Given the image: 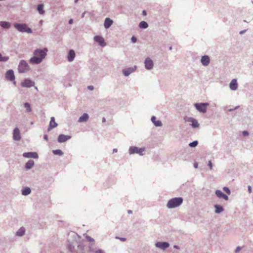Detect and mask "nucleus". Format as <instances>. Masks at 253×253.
<instances>
[{
    "instance_id": "1",
    "label": "nucleus",
    "mask_w": 253,
    "mask_h": 253,
    "mask_svg": "<svg viewBox=\"0 0 253 253\" xmlns=\"http://www.w3.org/2000/svg\"><path fill=\"white\" fill-rule=\"evenodd\" d=\"M48 50L45 48L43 49H38L34 52V56L30 60V62L32 64H38L42 62L45 58Z\"/></svg>"
},
{
    "instance_id": "2",
    "label": "nucleus",
    "mask_w": 253,
    "mask_h": 253,
    "mask_svg": "<svg viewBox=\"0 0 253 253\" xmlns=\"http://www.w3.org/2000/svg\"><path fill=\"white\" fill-rule=\"evenodd\" d=\"M183 202V199L181 197L174 198L169 201L167 207L169 209L176 208L180 205Z\"/></svg>"
},
{
    "instance_id": "3",
    "label": "nucleus",
    "mask_w": 253,
    "mask_h": 253,
    "mask_svg": "<svg viewBox=\"0 0 253 253\" xmlns=\"http://www.w3.org/2000/svg\"><path fill=\"white\" fill-rule=\"evenodd\" d=\"M14 26V27L20 32H26L29 34L32 32V30L30 28H28L25 24L15 23Z\"/></svg>"
},
{
    "instance_id": "4",
    "label": "nucleus",
    "mask_w": 253,
    "mask_h": 253,
    "mask_svg": "<svg viewBox=\"0 0 253 253\" xmlns=\"http://www.w3.org/2000/svg\"><path fill=\"white\" fill-rule=\"evenodd\" d=\"M29 67L27 64V63L24 61L22 60L20 61L19 66H18V70L20 73H25L29 70Z\"/></svg>"
},
{
    "instance_id": "5",
    "label": "nucleus",
    "mask_w": 253,
    "mask_h": 253,
    "mask_svg": "<svg viewBox=\"0 0 253 253\" xmlns=\"http://www.w3.org/2000/svg\"><path fill=\"white\" fill-rule=\"evenodd\" d=\"M209 105V104L207 103H196L195 104V106L196 109L200 112L205 113L207 111V106Z\"/></svg>"
},
{
    "instance_id": "6",
    "label": "nucleus",
    "mask_w": 253,
    "mask_h": 253,
    "mask_svg": "<svg viewBox=\"0 0 253 253\" xmlns=\"http://www.w3.org/2000/svg\"><path fill=\"white\" fill-rule=\"evenodd\" d=\"M144 151V148H139L135 146L130 147L129 149V152L130 154H133L134 153L139 154L140 155H143V152Z\"/></svg>"
},
{
    "instance_id": "7",
    "label": "nucleus",
    "mask_w": 253,
    "mask_h": 253,
    "mask_svg": "<svg viewBox=\"0 0 253 253\" xmlns=\"http://www.w3.org/2000/svg\"><path fill=\"white\" fill-rule=\"evenodd\" d=\"M94 40L98 43V44L102 47H104L106 45L104 39L100 36H96L94 37Z\"/></svg>"
},
{
    "instance_id": "8",
    "label": "nucleus",
    "mask_w": 253,
    "mask_h": 253,
    "mask_svg": "<svg viewBox=\"0 0 253 253\" xmlns=\"http://www.w3.org/2000/svg\"><path fill=\"white\" fill-rule=\"evenodd\" d=\"M22 87H30L34 85V82L29 79H25L21 84Z\"/></svg>"
},
{
    "instance_id": "9",
    "label": "nucleus",
    "mask_w": 253,
    "mask_h": 253,
    "mask_svg": "<svg viewBox=\"0 0 253 253\" xmlns=\"http://www.w3.org/2000/svg\"><path fill=\"white\" fill-rule=\"evenodd\" d=\"M145 66L147 69L150 70L152 69L153 67V62L150 58H147L146 59L145 61Z\"/></svg>"
},
{
    "instance_id": "10",
    "label": "nucleus",
    "mask_w": 253,
    "mask_h": 253,
    "mask_svg": "<svg viewBox=\"0 0 253 253\" xmlns=\"http://www.w3.org/2000/svg\"><path fill=\"white\" fill-rule=\"evenodd\" d=\"M5 78L7 80L10 81H14L15 80V76L13 71L12 70H8L5 74Z\"/></svg>"
},
{
    "instance_id": "11",
    "label": "nucleus",
    "mask_w": 253,
    "mask_h": 253,
    "mask_svg": "<svg viewBox=\"0 0 253 253\" xmlns=\"http://www.w3.org/2000/svg\"><path fill=\"white\" fill-rule=\"evenodd\" d=\"M13 138L15 140H19L21 138L19 129L15 128L13 132Z\"/></svg>"
},
{
    "instance_id": "12",
    "label": "nucleus",
    "mask_w": 253,
    "mask_h": 253,
    "mask_svg": "<svg viewBox=\"0 0 253 253\" xmlns=\"http://www.w3.org/2000/svg\"><path fill=\"white\" fill-rule=\"evenodd\" d=\"M23 156L25 158H33L37 159L38 158V155L36 152H27L24 153Z\"/></svg>"
},
{
    "instance_id": "13",
    "label": "nucleus",
    "mask_w": 253,
    "mask_h": 253,
    "mask_svg": "<svg viewBox=\"0 0 253 253\" xmlns=\"http://www.w3.org/2000/svg\"><path fill=\"white\" fill-rule=\"evenodd\" d=\"M215 194L217 196V197L219 198H222L224 199L226 201H227L228 200V196L225 195V194H224L220 190H217L215 191Z\"/></svg>"
},
{
    "instance_id": "14",
    "label": "nucleus",
    "mask_w": 253,
    "mask_h": 253,
    "mask_svg": "<svg viewBox=\"0 0 253 253\" xmlns=\"http://www.w3.org/2000/svg\"><path fill=\"white\" fill-rule=\"evenodd\" d=\"M230 88L232 90H235L238 88V84L236 79H233L229 84Z\"/></svg>"
},
{
    "instance_id": "15",
    "label": "nucleus",
    "mask_w": 253,
    "mask_h": 253,
    "mask_svg": "<svg viewBox=\"0 0 253 253\" xmlns=\"http://www.w3.org/2000/svg\"><path fill=\"white\" fill-rule=\"evenodd\" d=\"M70 138L71 136H70L61 134L58 136V141L60 143L64 142L67 140L69 139Z\"/></svg>"
},
{
    "instance_id": "16",
    "label": "nucleus",
    "mask_w": 253,
    "mask_h": 253,
    "mask_svg": "<svg viewBox=\"0 0 253 253\" xmlns=\"http://www.w3.org/2000/svg\"><path fill=\"white\" fill-rule=\"evenodd\" d=\"M157 247L165 250L169 247V243L167 242H158L156 244Z\"/></svg>"
},
{
    "instance_id": "17",
    "label": "nucleus",
    "mask_w": 253,
    "mask_h": 253,
    "mask_svg": "<svg viewBox=\"0 0 253 253\" xmlns=\"http://www.w3.org/2000/svg\"><path fill=\"white\" fill-rule=\"evenodd\" d=\"M57 126V124L55 121V119L53 117H51L50 119V121L49 123V126L48 128V130L56 127Z\"/></svg>"
},
{
    "instance_id": "18",
    "label": "nucleus",
    "mask_w": 253,
    "mask_h": 253,
    "mask_svg": "<svg viewBox=\"0 0 253 253\" xmlns=\"http://www.w3.org/2000/svg\"><path fill=\"white\" fill-rule=\"evenodd\" d=\"M210 58L208 56L205 55L201 58V63L204 66H207L210 63Z\"/></svg>"
},
{
    "instance_id": "19",
    "label": "nucleus",
    "mask_w": 253,
    "mask_h": 253,
    "mask_svg": "<svg viewBox=\"0 0 253 253\" xmlns=\"http://www.w3.org/2000/svg\"><path fill=\"white\" fill-rule=\"evenodd\" d=\"M136 69V67L135 66L134 68H129L127 69H124L123 70V74L125 76H127L130 73H132Z\"/></svg>"
},
{
    "instance_id": "20",
    "label": "nucleus",
    "mask_w": 253,
    "mask_h": 253,
    "mask_svg": "<svg viewBox=\"0 0 253 253\" xmlns=\"http://www.w3.org/2000/svg\"><path fill=\"white\" fill-rule=\"evenodd\" d=\"M113 20L109 18H106L104 22V27L105 28H109L113 24Z\"/></svg>"
},
{
    "instance_id": "21",
    "label": "nucleus",
    "mask_w": 253,
    "mask_h": 253,
    "mask_svg": "<svg viewBox=\"0 0 253 253\" xmlns=\"http://www.w3.org/2000/svg\"><path fill=\"white\" fill-rule=\"evenodd\" d=\"M75 57V52L73 50H70L68 55V59L70 62L72 61Z\"/></svg>"
},
{
    "instance_id": "22",
    "label": "nucleus",
    "mask_w": 253,
    "mask_h": 253,
    "mask_svg": "<svg viewBox=\"0 0 253 253\" xmlns=\"http://www.w3.org/2000/svg\"><path fill=\"white\" fill-rule=\"evenodd\" d=\"M187 121L192 123L191 125L193 127H198L199 126V124L195 119L190 118L187 120Z\"/></svg>"
},
{
    "instance_id": "23",
    "label": "nucleus",
    "mask_w": 253,
    "mask_h": 253,
    "mask_svg": "<svg viewBox=\"0 0 253 253\" xmlns=\"http://www.w3.org/2000/svg\"><path fill=\"white\" fill-rule=\"evenodd\" d=\"M88 119V115L86 113H84L81 117H80L78 122H84L87 121Z\"/></svg>"
},
{
    "instance_id": "24",
    "label": "nucleus",
    "mask_w": 253,
    "mask_h": 253,
    "mask_svg": "<svg viewBox=\"0 0 253 253\" xmlns=\"http://www.w3.org/2000/svg\"><path fill=\"white\" fill-rule=\"evenodd\" d=\"M151 121L156 126H160L162 125L161 121H156V118L155 116L151 118Z\"/></svg>"
},
{
    "instance_id": "25",
    "label": "nucleus",
    "mask_w": 253,
    "mask_h": 253,
    "mask_svg": "<svg viewBox=\"0 0 253 253\" xmlns=\"http://www.w3.org/2000/svg\"><path fill=\"white\" fill-rule=\"evenodd\" d=\"M215 212L216 213H219L223 211V209L220 205H215L214 206Z\"/></svg>"
},
{
    "instance_id": "26",
    "label": "nucleus",
    "mask_w": 253,
    "mask_h": 253,
    "mask_svg": "<svg viewBox=\"0 0 253 253\" xmlns=\"http://www.w3.org/2000/svg\"><path fill=\"white\" fill-rule=\"evenodd\" d=\"M37 9L40 14H43L45 12L43 10V4H40L38 5Z\"/></svg>"
},
{
    "instance_id": "27",
    "label": "nucleus",
    "mask_w": 253,
    "mask_h": 253,
    "mask_svg": "<svg viewBox=\"0 0 253 253\" xmlns=\"http://www.w3.org/2000/svg\"><path fill=\"white\" fill-rule=\"evenodd\" d=\"M0 25L3 28L8 29L10 27V24L9 23L5 21H1Z\"/></svg>"
},
{
    "instance_id": "28",
    "label": "nucleus",
    "mask_w": 253,
    "mask_h": 253,
    "mask_svg": "<svg viewBox=\"0 0 253 253\" xmlns=\"http://www.w3.org/2000/svg\"><path fill=\"white\" fill-rule=\"evenodd\" d=\"M34 165V162L33 160H29L28 161V162L26 164V168L27 169H30L33 167V166Z\"/></svg>"
},
{
    "instance_id": "29",
    "label": "nucleus",
    "mask_w": 253,
    "mask_h": 253,
    "mask_svg": "<svg viewBox=\"0 0 253 253\" xmlns=\"http://www.w3.org/2000/svg\"><path fill=\"white\" fill-rule=\"evenodd\" d=\"M31 193V189L29 187H25L22 191V193L23 195H27Z\"/></svg>"
},
{
    "instance_id": "30",
    "label": "nucleus",
    "mask_w": 253,
    "mask_h": 253,
    "mask_svg": "<svg viewBox=\"0 0 253 253\" xmlns=\"http://www.w3.org/2000/svg\"><path fill=\"white\" fill-rule=\"evenodd\" d=\"M25 232V230L24 228L21 227L16 232V235L18 236H22L24 234Z\"/></svg>"
},
{
    "instance_id": "31",
    "label": "nucleus",
    "mask_w": 253,
    "mask_h": 253,
    "mask_svg": "<svg viewBox=\"0 0 253 253\" xmlns=\"http://www.w3.org/2000/svg\"><path fill=\"white\" fill-rule=\"evenodd\" d=\"M148 26V24L147 23V22H146L145 21H141L140 23H139V27L141 28H147Z\"/></svg>"
},
{
    "instance_id": "32",
    "label": "nucleus",
    "mask_w": 253,
    "mask_h": 253,
    "mask_svg": "<svg viewBox=\"0 0 253 253\" xmlns=\"http://www.w3.org/2000/svg\"><path fill=\"white\" fill-rule=\"evenodd\" d=\"M9 59L8 57L2 56L0 53V61H7Z\"/></svg>"
},
{
    "instance_id": "33",
    "label": "nucleus",
    "mask_w": 253,
    "mask_h": 253,
    "mask_svg": "<svg viewBox=\"0 0 253 253\" xmlns=\"http://www.w3.org/2000/svg\"><path fill=\"white\" fill-rule=\"evenodd\" d=\"M24 106L26 108L27 112H30L31 111L30 105L28 103H25L24 104Z\"/></svg>"
},
{
    "instance_id": "34",
    "label": "nucleus",
    "mask_w": 253,
    "mask_h": 253,
    "mask_svg": "<svg viewBox=\"0 0 253 253\" xmlns=\"http://www.w3.org/2000/svg\"><path fill=\"white\" fill-rule=\"evenodd\" d=\"M53 153L56 155H62L63 154V152L60 150H56L53 151Z\"/></svg>"
},
{
    "instance_id": "35",
    "label": "nucleus",
    "mask_w": 253,
    "mask_h": 253,
    "mask_svg": "<svg viewBox=\"0 0 253 253\" xmlns=\"http://www.w3.org/2000/svg\"><path fill=\"white\" fill-rule=\"evenodd\" d=\"M198 145V141H194L191 143H190L189 145L190 147H196Z\"/></svg>"
},
{
    "instance_id": "36",
    "label": "nucleus",
    "mask_w": 253,
    "mask_h": 253,
    "mask_svg": "<svg viewBox=\"0 0 253 253\" xmlns=\"http://www.w3.org/2000/svg\"><path fill=\"white\" fill-rule=\"evenodd\" d=\"M223 190L228 194V195H230V189L227 187H224L223 188Z\"/></svg>"
},
{
    "instance_id": "37",
    "label": "nucleus",
    "mask_w": 253,
    "mask_h": 253,
    "mask_svg": "<svg viewBox=\"0 0 253 253\" xmlns=\"http://www.w3.org/2000/svg\"><path fill=\"white\" fill-rule=\"evenodd\" d=\"M131 40L133 43H135V42H136L137 40L135 37L133 36L131 38Z\"/></svg>"
},
{
    "instance_id": "38",
    "label": "nucleus",
    "mask_w": 253,
    "mask_h": 253,
    "mask_svg": "<svg viewBox=\"0 0 253 253\" xmlns=\"http://www.w3.org/2000/svg\"><path fill=\"white\" fill-rule=\"evenodd\" d=\"M208 166H209V167L210 168V169H212V163L211 161H209Z\"/></svg>"
},
{
    "instance_id": "39",
    "label": "nucleus",
    "mask_w": 253,
    "mask_h": 253,
    "mask_svg": "<svg viewBox=\"0 0 253 253\" xmlns=\"http://www.w3.org/2000/svg\"><path fill=\"white\" fill-rule=\"evenodd\" d=\"M243 135H244V136H247V135H248L249 134V133H248V131H244L243 132Z\"/></svg>"
},
{
    "instance_id": "40",
    "label": "nucleus",
    "mask_w": 253,
    "mask_h": 253,
    "mask_svg": "<svg viewBox=\"0 0 253 253\" xmlns=\"http://www.w3.org/2000/svg\"><path fill=\"white\" fill-rule=\"evenodd\" d=\"M88 88L90 90H92L93 89V86L92 85H89L88 86Z\"/></svg>"
},
{
    "instance_id": "41",
    "label": "nucleus",
    "mask_w": 253,
    "mask_h": 253,
    "mask_svg": "<svg viewBox=\"0 0 253 253\" xmlns=\"http://www.w3.org/2000/svg\"><path fill=\"white\" fill-rule=\"evenodd\" d=\"M44 139L45 140H46V141H47V140H48V136H47V135H44Z\"/></svg>"
},
{
    "instance_id": "42",
    "label": "nucleus",
    "mask_w": 253,
    "mask_h": 253,
    "mask_svg": "<svg viewBox=\"0 0 253 253\" xmlns=\"http://www.w3.org/2000/svg\"><path fill=\"white\" fill-rule=\"evenodd\" d=\"M248 190H249V191L250 193H251L252 192V189H251V187L250 186H248Z\"/></svg>"
},
{
    "instance_id": "43",
    "label": "nucleus",
    "mask_w": 253,
    "mask_h": 253,
    "mask_svg": "<svg viewBox=\"0 0 253 253\" xmlns=\"http://www.w3.org/2000/svg\"><path fill=\"white\" fill-rule=\"evenodd\" d=\"M73 19H70V20L69 21V23L70 24H72L73 23Z\"/></svg>"
},
{
    "instance_id": "44",
    "label": "nucleus",
    "mask_w": 253,
    "mask_h": 253,
    "mask_svg": "<svg viewBox=\"0 0 253 253\" xmlns=\"http://www.w3.org/2000/svg\"><path fill=\"white\" fill-rule=\"evenodd\" d=\"M142 14H143V15H144V16L146 15V11L145 10H143V11H142Z\"/></svg>"
},
{
    "instance_id": "45",
    "label": "nucleus",
    "mask_w": 253,
    "mask_h": 253,
    "mask_svg": "<svg viewBox=\"0 0 253 253\" xmlns=\"http://www.w3.org/2000/svg\"><path fill=\"white\" fill-rule=\"evenodd\" d=\"M241 250V248L240 247H238L236 250V252H239Z\"/></svg>"
},
{
    "instance_id": "46",
    "label": "nucleus",
    "mask_w": 253,
    "mask_h": 253,
    "mask_svg": "<svg viewBox=\"0 0 253 253\" xmlns=\"http://www.w3.org/2000/svg\"><path fill=\"white\" fill-rule=\"evenodd\" d=\"M96 253H103L101 250H98L96 252Z\"/></svg>"
},
{
    "instance_id": "47",
    "label": "nucleus",
    "mask_w": 253,
    "mask_h": 253,
    "mask_svg": "<svg viewBox=\"0 0 253 253\" xmlns=\"http://www.w3.org/2000/svg\"><path fill=\"white\" fill-rule=\"evenodd\" d=\"M113 153H116V152H117V149H116V148H115V149H113Z\"/></svg>"
},
{
    "instance_id": "48",
    "label": "nucleus",
    "mask_w": 253,
    "mask_h": 253,
    "mask_svg": "<svg viewBox=\"0 0 253 253\" xmlns=\"http://www.w3.org/2000/svg\"><path fill=\"white\" fill-rule=\"evenodd\" d=\"M106 122V119L105 118H103L102 122L104 123Z\"/></svg>"
},
{
    "instance_id": "49",
    "label": "nucleus",
    "mask_w": 253,
    "mask_h": 253,
    "mask_svg": "<svg viewBox=\"0 0 253 253\" xmlns=\"http://www.w3.org/2000/svg\"><path fill=\"white\" fill-rule=\"evenodd\" d=\"M79 0H75V2L76 3Z\"/></svg>"
},
{
    "instance_id": "50",
    "label": "nucleus",
    "mask_w": 253,
    "mask_h": 253,
    "mask_svg": "<svg viewBox=\"0 0 253 253\" xmlns=\"http://www.w3.org/2000/svg\"><path fill=\"white\" fill-rule=\"evenodd\" d=\"M121 240H122V241H125V239H124V238H122V239H121Z\"/></svg>"
},
{
    "instance_id": "51",
    "label": "nucleus",
    "mask_w": 253,
    "mask_h": 253,
    "mask_svg": "<svg viewBox=\"0 0 253 253\" xmlns=\"http://www.w3.org/2000/svg\"><path fill=\"white\" fill-rule=\"evenodd\" d=\"M195 168H197V165H195Z\"/></svg>"
},
{
    "instance_id": "52",
    "label": "nucleus",
    "mask_w": 253,
    "mask_h": 253,
    "mask_svg": "<svg viewBox=\"0 0 253 253\" xmlns=\"http://www.w3.org/2000/svg\"><path fill=\"white\" fill-rule=\"evenodd\" d=\"M174 248H177V246H174Z\"/></svg>"
},
{
    "instance_id": "53",
    "label": "nucleus",
    "mask_w": 253,
    "mask_h": 253,
    "mask_svg": "<svg viewBox=\"0 0 253 253\" xmlns=\"http://www.w3.org/2000/svg\"><path fill=\"white\" fill-rule=\"evenodd\" d=\"M131 211H128V213H131Z\"/></svg>"
}]
</instances>
